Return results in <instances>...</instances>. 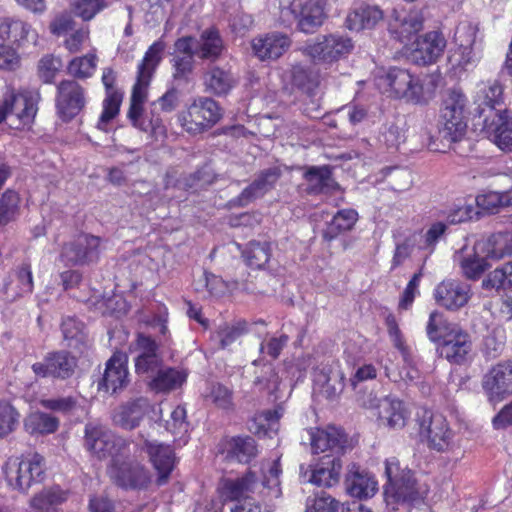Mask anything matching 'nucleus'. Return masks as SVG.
<instances>
[{
	"mask_svg": "<svg viewBox=\"0 0 512 512\" xmlns=\"http://www.w3.org/2000/svg\"><path fill=\"white\" fill-rule=\"evenodd\" d=\"M426 334L431 342L438 343V355L452 365H469L476 356L471 335L439 311L430 313Z\"/></svg>",
	"mask_w": 512,
	"mask_h": 512,
	"instance_id": "obj_1",
	"label": "nucleus"
},
{
	"mask_svg": "<svg viewBox=\"0 0 512 512\" xmlns=\"http://www.w3.org/2000/svg\"><path fill=\"white\" fill-rule=\"evenodd\" d=\"M384 497L387 506L396 510L400 504L414 505L423 501L427 489L420 486L414 473L407 465H402L396 457L385 461Z\"/></svg>",
	"mask_w": 512,
	"mask_h": 512,
	"instance_id": "obj_2",
	"label": "nucleus"
},
{
	"mask_svg": "<svg viewBox=\"0 0 512 512\" xmlns=\"http://www.w3.org/2000/svg\"><path fill=\"white\" fill-rule=\"evenodd\" d=\"M2 469L8 485L25 492L34 483L44 479L46 466L44 457L39 453H33L23 458H9Z\"/></svg>",
	"mask_w": 512,
	"mask_h": 512,
	"instance_id": "obj_3",
	"label": "nucleus"
},
{
	"mask_svg": "<svg viewBox=\"0 0 512 512\" xmlns=\"http://www.w3.org/2000/svg\"><path fill=\"white\" fill-rule=\"evenodd\" d=\"M84 447L91 456L104 460L129 455V445L115 436L108 428L98 423H87L84 429Z\"/></svg>",
	"mask_w": 512,
	"mask_h": 512,
	"instance_id": "obj_4",
	"label": "nucleus"
},
{
	"mask_svg": "<svg viewBox=\"0 0 512 512\" xmlns=\"http://www.w3.org/2000/svg\"><path fill=\"white\" fill-rule=\"evenodd\" d=\"M221 118V108L211 98H198L180 117L182 127L190 134H200L212 128Z\"/></svg>",
	"mask_w": 512,
	"mask_h": 512,
	"instance_id": "obj_5",
	"label": "nucleus"
},
{
	"mask_svg": "<svg viewBox=\"0 0 512 512\" xmlns=\"http://www.w3.org/2000/svg\"><path fill=\"white\" fill-rule=\"evenodd\" d=\"M128 456L115 458L108 472L111 479L126 489H144L151 481L149 471L140 463L127 461Z\"/></svg>",
	"mask_w": 512,
	"mask_h": 512,
	"instance_id": "obj_6",
	"label": "nucleus"
},
{
	"mask_svg": "<svg viewBox=\"0 0 512 512\" xmlns=\"http://www.w3.org/2000/svg\"><path fill=\"white\" fill-rule=\"evenodd\" d=\"M384 83L390 87L395 98L405 99L407 102L421 103L425 101L423 85L418 77L408 70L391 68L383 78Z\"/></svg>",
	"mask_w": 512,
	"mask_h": 512,
	"instance_id": "obj_7",
	"label": "nucleus"
},
{
	"mask_svg": "<svg viewBox=\"0 0 512 512\" xmlns=\"http://www.w3.org/2000/svg\"><path fill=\"white\" fill-rule=\"evenodd\" d=\"M481 93L483 99L476 108V125L491 127V125L495 124L496 120L500 121L502 115L507 113V110L502 108L503 86L494 80L489 82Z\"/></svg>",
	"mask_w": 512,
	"mask_h": 512,
	"instance_id": "obj_8",
	"label": "nucleus"
},
{
	"mask_svg": "<svg viewBox=\"0 0 512 512\" xmlns=\"http://www.w3.org/2000/svg\"><path fill=\"white\" fill-rule=\"evenodd\" d=\"M471 285L459 279H445L434 289V300L440 307L456 312L472 298Z\"/></svg>",
	"mask_w": 512,
	"mask_h": 512,
	"instance_id": "obj_9",
	"label": "nucleus"
},
{
	"mask_svg": "<svg viewBox=\"0 0 512 512\" xmlns=\"http://www.w3.org/2000/svg\"><path fill=\"white\" fill-rule=\"evenodd\" d=\"M38 38V32L30 23L16 17H0V44L28 48L36 46Z\"/></svg>",
	"mask_w": 512,
	"mask_h": 512,
	"instance_id": "obj_10",
	"label": "nucleus"
},
{
	"mask_svg": "<svg viewBox=\"0 0 512 512\" xmlns=\"http://www.w3.org/2000/svg\"><path fill=\"white\" fill-rule=\"evenodd\" d=\"M352 48L350 38L331 34L317 37L313 44L307 46L306 51L314 61L332 63L350 53Z\"/></svg>",
	"mask_w": 512,
	"mask_h": 512,
	"instance_id": "obj_11",
	"label": "nucleus"
},
{
	"mask_svg": "<svg viewBox=\"0 0 512 512\" xmlns=\"http://www.w3.org/2000/svg\"><path fill=\"white\" fill-rule=\"evenodd\" d=\"M420 433L426 435L429 446L438 451H447L452 441V431L442 414L424 410L419 421Z\"/></svg>",
	"mask_w": 512,
	"mask_h": 512,
	"instance_id": "obj_12",
	"label": "nucleus"
},
{
	"mask_svg": "<svg viewBox=\"0 0 512 512\" xmlns=\"http://www.w3.org/2000/svg\"><path fill=\"white\" fill-rule=\"evenodd\" d=\"M101 238L93 235H80L64 245L61 256L70 265H85L99 260Z\"/></svg>",
	"mask_w": 512,
	"mask_h": 512,
	"instance_id": "obj_13",
	"label": "nucleus"
},
{
	"mask_svg": "<svg viewBox=\"0 0 512 512\" xmlns=\"http://www.w3.org/2000/svg\"><path fill=\"white\" fill-rule=\"evenodd\" d=\"M76 367V357L62 350L48 353L43 361L32 365V371L38 377H53L65 380L74 374Z\"/></svg>",
	"mask_w": 512,
	"mask_h": 512,
	"instance_id": "obj_14",
	"label": "nucleus"
},
{
	"mask_svg": "<svg viewBox=\"0 0 512 512\" xmlns=\"http://www.w3.org/2000/svg\"><path fill=\"white\" fill-rule=\"evenodd\" d=\"M37 112L34 99L27 94H16L8 91L0 103V123L7 117L18 121V124L28 125L32 123Z\"/></svg>",
	"mask_w": 512,
	"mask_h": 512,
	"instance_id": "obj_15",
	"label": "nucleus"
},
{
	"mask_svg": "<svg viewBox=\"0 0 512 512\" xmlns=\"http://www.w3.org/2000/svg\"><path fill=\"white\" fill-rule=\"evenodd\" d=\"M482 388L490 402H500L512 394V361L493 366L482 379Z\"/></svg>",
	"mask_w": 512,
	"mask_h": 512,
	"instance_id": "obj_16",
	"label": "nucleus"
},
{
	"mask_svg": "<svg viewBox=\"0 0 512 512\" xmlns=\"http://www.w3.org/2000/svg\"><path fill=\"white\" fill-rule=\"evenodd\" d=\"M309 435L313 454L329 452L328 455L331 457L340 458L348 446L347 435L342 429L335 426H328L326 429H311Z\"/></svg>",
	"mask_w": 512,
	"mask_h": 512,
	"instance_id": "obj_17",
	"label": "nucleus"
},
{
	"mask_svg": "<svg viewBox=\"0 0 512 512\" xmlns=\"http://www.w3.org/2000/svg\"><path fill=\"white\" fill-rule=\"evenodd\" d=\"M467 130V120L443 119L440 117L436 134L427 132V147L431 151L445 152L451 144L463 139Z\"/></svg>",
	"mask_w": 512,
	"mask_h": 512,
	"instance_id": "obj_18",
	"label": "nucleus"
},
{
	"mask_svg": "<svg viewBox=\"0 0 512 512\" xmlns=\"http://www.w3.org/2000/svg\"><path fill=\"white\" fill-rule=\"evenodd\" d=\"M84 106V88L77 81L62 80L57 85L56 107L64 119L75 117Z\"/></svg>",
	"mask_w": 512,
	"mask_h": 512,
	"instance_id": "obj_19",
	"label": "nucleus"
},
{
	"mask_svg": "<svg viewBox=\"0 0 512 512\" xmlns=\"http://www.w3.org/2000/svg\"><path fill=\"white\" fill-rule=\"evenodd\" d=\"M423 21L419 11L407 12L404 9L393 8L387 14L389 32L402 43L409 41L411 36L422 30Z\"/></svg>",
	"mask_w": 512,
	"mask_h": 512,
	"instance_id": "obj_20",
	"label": "nucleus"
},
{
	"mask_svg": "<svg viewBox=\"0 0 512 512\" xmlns=\"http://www.w3.org/2000/svg\"><path fill=\"white\" fill-rule=\"evenodd\" d=\"M127 363L128 357L125 353L115 352L106 362L103 377L98 383V389L111 393L123 390L129 383Z\"/></svg>",
	"mask_w": 512,
	"mask_h": 512,
	"instance_id": "obj_21",
	"label": "nucleus"
},
{
	"mask_svg": "<svg viewBox=\"0 0 512 512\" xmlns=\"http://www.w3.org/2000/svg\"><path fill=\"white\" fill-rule=\"evenodd\" d=\"M142 450L148 455L150 462L158 473L157 484L167 483L175 466V453L170 445L157 441L145 440Z\"/></svg>",
	"mask_w": 512,
	"mask_h": 512,
	"instance_id": "obj_22",
	"label": "nucleus"
},
{
	"mask_svg": "<svg viewBox=\"0 0 512 512\" xmlns=\"http://www.w3.org/2000/svg\"><path fill=\"white\" fill-rule=\"evenodd\" d=\"M446 47L444 36L437 31H431L419 37L411 52V59L418 65L435 63L443 54Z\"/></svg>",
	"mask_w": 512,
	"mask_h": 512,
	"instance_id": "obj_23",
	"label": "nucleus"
},
{
	"mask_svg": "<svg viewBox=\"0 0 512 512\" xmlns=\"http://www.w3.org/2000/svg\"><path fill=\"white\" fill-rule=\"evenodd\" d=\"M385 17L387 14L380 6L363 2L350 10L346 17V26L354 31L373 29Z\"/></svg>",
	"mask_w": 512,
	"mask_h": 512,
	"instance_id": "obj_24",
	"label": "nucleus"
},
{
	"mask_svg": "<svg viewBox=\"0 0 512 512\" xmlns=\"http://www.w3.org/2000/svg\"><path fill=\"white\" fill-rule=\"evenodd\" d=\"M325 7L326 0H305L301 2L293 15V20H297L300 31L304 33L315 32L326 19Z\"/></svg>",
	"mask_w": 512,
	"mask_h": 512,
	"instance_id": "obj_25",
	"label": "nucleus"
},
{
	"mask_svg": "<svg viewBox=\"0 0 512 512\" xmlns=\"http://www.w3.org/2000/svg\"><path fill=\"white\" fill-rule=\"evenodd\" d=\"M281 175V169L276 166L260 171L254 181L239 195V205L245 206L255 199L263 197L275 187Z\"/></svg>",
	"mask_w": 512,
	"mask_h": 512,
	"instance_id": "obj_26",
	"label": "nucleus"
},
{
	"mask_svg": "<svg viewBox=\"0 0 512 512\" xmlns=\"http://www.w3.org/2000/svg\"><path fill=\"white\" fill-rule=\"evenodd\" d=\"M149 406L148 399L144 397L129 400L114 411L113 422L123 429L132 430L139 426Z\"/></svg>",
	"mask_w": 512,
	"mask_h": 512,
	"instance_id": "obj_27",
	"label": "nucleus"
},
{
	"mask_svg": "<svg viewBox=\"0 0 512 512\" xmlns=\"http://www.w3.org/2000/svg\"><path fill=\"white\" fill-rule=\"evenodd\" d=\"M303 178L306 182L305 192L308 195L330 194L339 189L329 166L307 167Z\"/></svg>",
	"mask_w": 512,
	"mask_h": 512,
	"instance_id": "obj_28",
	"label": "nucleus"
},
{
	"mask_svg": "<svg viewBox=\"0 0 512 512\" xmlns=\"http://www.w3.org/2000/svg\"><path fill=\"white\" fill-rule=\"evenodd\" d=\"M115 79V73L111 68L103 70L102 83L106 88L107 96L103 101V111L97 123V128L100 130H106L107 124L119 113L122 94L114 89Z\"/></svg>",
	"mask_w": 512,
	"mask_h": 512,
	"instance_id": "obj_29",
	"label": "nucleus"
},
{
	"mask_svg": "<svg viewBox=\"0 0 512 512\" xmlns=\"http://www.w3.org/2000/svg\"><path fill=\"white\" fill-rule=\"evenodd\" d=\"M345 485L347 493L359 499L372 497L377 490V482L373 477L355 463L348 467Z\"/></svg>",
	"mask_w": 512,
	"mask_h": 512,
	"instance_id": "obj_30",
	"label": "nucleus"
},
{
	"mask_svg": "<svg viewBox=\"0 0 512 512\" xmlns=\"http://www.w3.org/2000/svg\"><path fill=\"white\" fill-rule=\"evenodd\" d=\"M290 44L291 41L287 35L273 32L263 38L254 39L252 48L260 60H275L287 51Z\"/></svg>",
	"mask_w": 512,
	"mask_h": 512,
	"instance_id": "obj_31",
	"label": "nucleus"
},
{
	"mask_svg": "<svg viewBox=\"0 0 512 512\" xmlns=\"http://www.w3.org/2000/svg\"><path fill=\"white\" fill-rule=\"evenodd\" d=\"M342 463L339 457L324 455L311 470L308 481L317 486L331 487L339 481Z\"/></svg>",
	"mask_w": 512,
	"mask_h": 512,
	"instance_id": "obj_32",
	"label": "nucleus"
},
{
	"mask_svg": "<svg viewBox=\"0 0 512 512\" xmlns=\"http://www.w3.org/2000/svg\"><path fill=\"white\" fill-rule=\"evenodd\" d=\"M187 374L184 370L173 367H161L151 377L149 388L156 393H168L180 388L186 381Z\"/></svg>",
	"mask_w": 512,
	"mask_h": 512,
	"instance_id": "obj_33",
	"label": "nucleus"
},
{
	"mask_svg": "<svg viewBox=\"0 0 512 512\" xmlns=\"http://www.w3.org/2000/svg\"><path fill=\"white\" fill-rule=\"evenodd\" d=\"M378 419L382 425L393 429L405 426L406 411L403 403L395 398L385 397L378 404Z\"/></svg>",
	"mask_w": 512,
	"mask_h": 512,
	"instance_id": "obj_34",
	"label": "nucleus"
},
{
	"mask_svg": "<svg viewBox=\"0 0 512 512\" xmlns=\"http://www.w3.org/2000/svg\"><path fill=\"white\" fill-rule=\"evenodd\" d=\"M5 292L7 295L17 298L33 291V278L31 267L28 264H22L10 276L6 282Z\"/></svg>",
	"mask_w": 512,
	"mask_h": 512,
	"instance_id": "obj_35",
	"label": "nucleus"
},
{
	"mask_svg": "<svg viewBox=\"0 0 512 512\" xmlns=\"http://www.w3.org/2000/svg\"><path fill=\"white\" fill-rule=\"evenodd\" d=\"M291 83L293 87L313 97L320 85V75L311 67L297 64L291 69Z\"/></svg>",
	"mask_w": 512,
	"mask_h": 512,
	"instance_id": "obj_36",
	"label": "nucleus"
},
{
	"mask_svg": "<svg viewBox=\"0 0 512 512\" xmlns=\"http://www.w3.org/2000/svg\"><path fill=\"white\" fill-rule=\"evenodd\" d=\"M257 486V476L249 470L235 480L226 479V497L230 500L253 499L251 495Z\"/></svg>",
	"mask_w": 512,
	"mask_h": 512,
	"instance_id": "obj_37",
	"label": "nucleus"
},
{
	"mask_svg": "<svg viewBox=\"0 0 512 512\" xmlns=\"http://www.w3.org/2000/svg\"><path fill=\"white\" fill-rule=\"evenodd\" d=\"M484 290H495L497 293L512 292V261L504 263L487 274L481 284Z\"/></svg>",
	"mask_w": 512,
	"mask_h": 512,
	"instance_id": "obj_38",
	"label": "nucleus"
},
{
	"mask_svg": "<svg viewBox=\"0 0 512 512\" xmlns=\"http://www.w3.org/2000/svg\"><path fill=\"white\" fill-rule=\"evenodd\" d=\"M223 41L220 32L209 28L202 32L199 39L196 55L203 60L216 61L222 54Z\"/></svg>",
	"mask_w": 512,
	"mask_h": 512,
	"instance_id": "obj_39",
	"label": "nucleus"
},
{
	"mask_svg": "<svg viewBox=\"0 0 512 512\" xmlns=\"http://www.w3.org/2000/svg\"><path fill=\"white\" fill-rule=\"evenodd\" d=\"M357 220L358 213L354 209L339 210L323 230L324 240L332 241L341 233L351 230Z\"/></svg>",
	"mask_w": 512,
	"mask_h": 512,
	"instance_id": "obj_40",
	"label": "nucleus"
},
{
	"mask_svg": "<svg viewBox=\"0 0 512 512\" xmlns=\"http://www.w3.org/2000/svg\"><path fill=\"white\" fill-rule=\"evenodd\" d=\"M258 455V448L254 438L250 436H236L228 443V457L239 463L248 464Z\"/></svg>",
	"mask_w": 512,
	"mask_h": 512,
	"instance_id": "obj_41",
	"label": "nucleus"
},
{
	"mask_svg": "<svg viewBox=\"0 0 512 512\" xmlns=\"http://www.w3.org/2000/svg\"><path fill=\"white\" fill-rule=\"evenodd\" d=\"M67 497V491L54 486L43 489L36 494L31 500V505L40 512H55L56 507L64 503Z\"/></svg>",
	"mask_w": 512,
	"mask_h": 512,
	"instance_id": "obj_42",
	"label": "nucleus"
},
{
	"mask_svg": "<svg viewBox=\"0 0 512 512\" xmlns=\"http://www.w3.org/2000/svg\"><path fill=\"white\" fill-rule=\"evenodd\" d=\"M284 414V408L278 405L273 410H265L255 416L248 429L255 433L264 435L268 432H277L279 420Z\"/></svg>",
	"mask_w": 512,
	"mask_h": 512,
	"instance_id": "obj_43",
	"label": "nucleus"
},
{
	"mask_svg": "<svg viewBox=\"0 0 512 512\" xmlns=\"http://www.w3.org/2000/svg\"><path fill=\"white\" fill-rule=\"evenodd\" d=\"M489 134H493L495 144L502 150L512 151V117L505 113L500 121L491 127H483Z\"/></svg>",
	"mask_w": 512,
	"mask_h": 512,
	"instance_id": "obj_44",
	"label": "nucleus"
},
{
	"mask_svg": "<svg viewBox=\"0 0 512 512\" xmlns=\"http://www.w3.org/2000/svg\"><path fill=\"white\" fill-rule=\"evenodd\" d=\"M58 419L42 412H33L24 420V428L29 434H48L57 430Z\"/></svg>",
	"mask_w": 512,
	"mask_h": 512,
	"instance_id": "obj_45",
	"label": "nucleus"
},
{
	"mask_svg": "<svg viewBox=\"0 0 512 512\" xmlns=\"http://www.w3.org/2000/svg\"><path fill=\"white\" fill-rule=\"evenodd\" d=\"M467 104V97L461 91H451L448 97L444 100V107L441 113L442 118L466 120Z\"/></svg>",
	"mask_w": 512,
	"mask_h": 512,
	"instance_id": "obj_46",
	"label": "nucleus"
},
{
	"mask_svg": "<svg viewBox=\"0 0 512 512\" xmlns=\"http://www.w3.org/2000/svg\"><path fill=\"white\" fill-rule=\"evenodd\" d=\"M487 246V257L499 260L512 256V231L492 234L487 240Z\"/></svg>",
	"mask_w": 512,
	"mask_h": 512,
	"instance_id": "obj_47",
	"label": "nucleus"
},
{
	"mask_svg": "<svg viewBox=\"0 0 512 512\" xmlns=\"http://www.w3.org/2000/svg\"><path fill=\"white\" fill-rule=\"evenodd\" d=\"M20 196L12 190L7 189L0 196V225L6 226L7 224L15 221L20 215Z\"/></svg>",
	"mask_w": 512,
	"mask_h": 512,
	"instance_id": "obj_48",
	"label": "nucleus"
},
{
	"mask_svg": "<svg viewBox=\"0 0 512 512\" xmlns=\"http://www.w3.org/2000/svg\"><path fill=\"white\" fill-rule=\"evenodd\" d=\"M97 67V56L94 52L74 57L67 65V72L76 79L90 78Z\"/></svg>",
	"mask_w": 512,
	"mask_h": 512,
	"instance_id": "obj_49",
	"label": "nucleus"
},
{
	"mask_svg": "<svg viewBox=\"0 0 512 512\" xmlns=\"http://www.w3.org/2000/svg\"><path fill=\"white\" fill-rule=\"evenodd\" d=\"M270 246L268 243L252 241L243 251L242 256L246 264L253 269H261L270 259Z\"/></svg>",
	"mask_w": 512,
	"mask_h": 512,
	"instance_id": "obj_50",
	"label": "nucleus"
},
{
	"mask_svg": "<svg viewBox=\"0 0 512 512\" xmlns=\"http://www.w3.org/2000/svg\"><path fill=\"white\" fill-rule=\"evenodd\" d=\"M459 266L463 276L473 281L478 280L490 268L487 258L477 254L463 257L459 262Z\"/></svg>",
	"mask_w": 512,
	"mask_h": 512,
	"instance_id": "obj_51",
	"label": "nucleus"
},
{
	"mask_svg": "<svg viewBox=\"0 0 512 512\" xmlns=\"http://www.w3.org/2000/svg\"><path fill=\"white\" fill-rule=\"evenodd\" d=\"M19 422V413L6 401H0V438L12 433Z\"/></svg>",
	"mask_w": 512,
	"mask_h": 512,
	"instance_id": "obj_52",
	"label": "nucleus"
},
{
	"mask_svg": "<svg viewBox=\"0 0 512 512\" xmlns=\"http://www.w3.org/2000/svg\"><path fill=\"white\" fill-rule=\"evenodd\" d=\"M61 68L62 61L59 57L51 54L44 55L38 62V75L44 83L50 84Z\"/></svg>",
	"mask_w": 512,
	"mask_h": 512,
	"instance_id": "obj_53",
	"label": "nucleus"
},
{
	"mask_svg": "<svg viewBox=\"0 0 512 512\" xmlns=\"http://www.w3.org/2000/svg\"><path fill=\"white\" fill-rule=\"evenodd\" d=\"M480 55L472 47H458V49L449 57L453 67H459L468 70L477 65Z\"/></svg>",
	"mask_w": 512,
	"mask_h": 512,
	"instance_id": "obj_54",
	"label": "nucleus"
},
{
	"mask_svg": "<svg viewBox=\"0 0 512 512\" xmlns=\"http://www.w3.org/2000/svg\"><path fill=\"white\" fill-rule=\"evenodd\" d=\"M164 50V44L161 41L154 42L146 51L145 56L138 66L139 74H147L152 77V74L161 60V53Z\"/></svg>",
	"mask_w": 512,
	"mask_h": 512,
	"instance_id": "obj_55",
	"label": "nucleus"
},
{
	"mask_svg": "<svg viewBox=\"0 0 512 512\" xmlns=\"http://www.w3.org/2000/svg\"><path fill=\"white\" fill-rule=\"evenodd\" d=\"M108 6L106 0H74L73 8L77 16L84 21L91 20L96 14Z\"/></svg>",
	"mask_w": 512,
	"mask_h": 512,
	"instance_id": "obj_56",
	"label": "nucleus"
},
{
	"mask_svg": "<svg viewBox=\"0 0 512 512\" xmlns=\"http://www.w3.org/2000/svg\"><path fill=\"white\" fill-rule=\"evenodd\" d=\"M477 209L493 212L498 207L512 206V198L508 193L490 192L476 198Z\"/></svg>",
	"mask_w": 512,
	"mask_h": 512,
	"instance_id": "obj_57",
	"label": "nucleus"
},
{
	"mask_svg": "<svg viewBox=\"0 0 512 512\" xmlns=\"http://www.w3.org/2000/svg\"><path fill=\"white\" fill-rule=\"evenodd\" d=\"M195 60L192 56L175 55L172 59L173 79L188 82L193 73Z\"/></svg>",
	"mask_w": 512,
	"mask_h": 512,
	"instance_id": "obj_58",
	"label": "nucleus"
},
{
	"mask_svg": "<svg viewBox=\"0 0 512 512\" xmlns=\"http://www.w3.org/2000/svg\"><path fill=\"white\" fill-rule=\"evenodd\" d=\"M130 351L136 353L135 358L149 357L152 354H160L159 346L150 336L139 333L136 340L130 345Z\"/></svg>",
	"mask_w": 512,
	"mask_h": 512,
	"instance_id": "obj_59",
	"label": "nucleus"
},
{
	"mask_svg": "<svg viewBox=\"0 0 512 512\" xmlns=\"http://www.w3.org/2000/svg\"><path fill=\"white\" fill-rule=\"evenodd\" d=\"M479 211L473 204L463 203L455 205L447 214V222L455 225L473 219L478 215Z\"/></svg>",
	"mask_w": 512,
	"mask_h": 512,
	"instance_id": "obj_60",
	"label": "nucleus"
},
{
	"mask_svg": "<svg viewBox=\"0 0 512 512\" xmlns=\"http://www.w3.org/2000/svg\"><path fill=\"white\" fill-rule=\"evenodd\" d=\"M17 47L0 44V69L13 71L20 67L21 57Z\"/></svg>",
	"mask_w": 512,
	"mask_h": 512,
	"instance_id": "obj_61",
	"label": "nucleus"
},
{
	"mask_svg": "<svg viewBox=\"0 0 512 512\" xmlns=\"http://www.w3.org/2000/svg\"><path fill=\"white\" fill-rule=\"evenodd\" d=\"M163 366L161 354H152L149 357L135 358V371L139 375L154 376Z\"/></svg>",
	"mask_w": 512,
	"mask_h": 512,
	"instance_id": "obj_62",
	"label": "nucleus"
},
{
	"mask_svg": "<svg viewBox=\"0 0 512 512\" xmlns=\"http://www.w3.org/2000/svg\"><path fill=\"white\" fill-rule=\"evenodd\" d=\"M478 27L472 23H461L455 31V41L458 47L474 48L477 38Z\"/></svg>",
	"mask_w": 512,
	"mask_h": 512,
	"instance_id": "obj_63",
	"label": "nucleus"
},
{
	"mask_svg": "<svg viewBox=\"0 0 512 512\" xmlns=\"http://www.w3.org/2000/svg\"><path fill=\"white\" fill-rule=\"evenodd\" d=\"M205 86L216 95L224 93V71L220 67H212L205 75Z\"/></svg>",
	"mask_w": 512,
	"mask_h": 512,
	"instance_id": "obj_64",
	"label": "nucleus"
}]
</instances>
